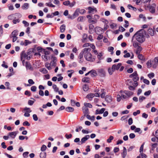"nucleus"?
I'll list each match as a JSON object with an SVG mask.
<instances>
[{
	"mask_svg": "<svg viewBox=\"0 0 158 158\" xmlns=\"http://www.w3.org/2000/svg\"><path fill=\"white\" fill-rule=\"evenodd\" d=\"M146 31L143 29H141L137 31L133 36L132 41L135 38L136 40L140 43H143L145 41V35Z\"/></svg>",
	"mask_w": 158,
	"mask_h": 158,
	"instance_id": "f257e3e1",
	"label": "nucleus"
},
{
	"mask_svg": "<svg viewBox=\"0 0 158 158\" xmlns=\"http://www.w3.org/2000/svg\"><path fill=\"white\" fill-rule=\"evenodd\" d=\"M22 15L19 13H17L15 14H13L8 16L7 17L8 19L9 20H12L16 19L18 18H21Z\"/></svg>",
	"mask_w": 158,
	"mask_h": 158,
	"instance_id": "f03ea898",
	"label": "nucleus"
},
{
	"mask_svg": "<svg viewBox=\"0 0 158 158\" xmlns=\"http://www.w3.org/2000/svg\"><path fill=\"white\" fill-rule=\"evenodd\" d=\"M84 57L85 59L88 61H91L92 59V55L89 52H85V53Z\"/></svg>",
	"mask_w": 158,
	"mask_h": 158,
	"instance_id": "7ed1b4c3",
	"label": "nucleus"
},
{
	"mask_svg": "<svg viewBox=\"0 0 158 158\" xmlns=\"http://www.w3.org/2000/svg\"><path fill=\"white\" fill-rule=\"evenodd\" d=\"M156 7V5L155 3H153L152 5H149L148 6V7L149 9V11L152 14H153L155 12Z\"/></svg>",
	"mask_w": 158,
	"mask_h": 158,
	"instance_id": "20e7f679",
	"label": "nucleus"
},
{
	"mask_svg": "<svg viewBox=\"0 0 158 158\" xmlns=\"http://www.w3.org/2000/svg\"><path fill=\"white\" fill-rule=\"evenodd\" d=\"M98 71V74L101 77H105L106 76V72L103 69H99Z\"/></svg>",
	"mask_w": 158,
	"mask_h": 158,
	"instance_id": "39448f33",
	"label": "nucleus"
},
{
	"mask_svg": "<svg viewBox=\"0 0 158 158\" xmlns=\"http://www.w3.org/2000/svg\"><path fill=\"white\" fill-rule=\"evenodd\" d=\"M89 137L90 136L89 135H85L84 137L81 139V141L80 142L81 143L79 144L81 145L85 143V141L89 138Z\"/></svg>",
	"mask_w": 158,
	"mask_h": 158,
	"instance_id": "423d86ee",
	"label": "nucleus"
},
{
	"mask_svg": "<svg viewBox=\"0 0 158 158\" xmlns=\"http://www.w3.org/2000/svg\"><path fill=\"white\" fill-rule=\"evenodd\" d=\"M82 110L85 116H86L87 114H89V109L87 107H85L84 106H83L82 107Z\"/></svg>",
	"mask_w": 158,
	"mask_h": 158,
	"instance_id": "0eeeda50",
	"label": "nucleus"
},
{
	"mask_svg": "<svg viewBox=\"0 0 158 158\" xmlns=\"http://www.w3.org/2000/svg\"><path fill=\"white\" fill-rule=\"evenodd\" d=\"M122 151L123 152L121 153L122 157L123 158H125L127 155V150L125 147H123V149Z\"/></svg>",
	"mask_w": 158,
	"mask_h": 158,
	"instance_id": "6e6552de",
	"label": "nucleus"
},
{
	"mask_svg": "<svg viewBox=\"0 0 158 158\" xmlns=\"http://www.w3.org/2000/svg\"><path fill=\"white\" fill-rule=\"evenodd\" d=\"M105 110V109L104 108H102L100 110H99L98 109H97L96 110L95 114H102L104 113Z\"/></svg>",
	"mask_w": 158,
	"mask_h": 158,
	"instance_id": "1a4fd4ad",
	"label": "nucleus"
},
{
	"mask_svg": "<svg viewBox=\"0 0 158 158\" xmlns=\"http://www.w3.org/2000/svg\"><path fill=\"white\" fill-rule=\"evenodd\" d=\"M17 133L18 131H13L10 132L9 133V135L12 139H14L15 138Z\"/></svg>",
	"mask_w": 158,
	"mask_h": 158,
	"instance_id": "9d476101",
	"label": "nucleus"
},
{
	"mask_svg": "<svg viewBox=\"0 0 158 158\" xmlns=\"http://www.w3.org/2000/svg\"><path fill=\"white\" fill-rule=\"evenodd\" d=\"M123 93L128 97L133 95L134 94L133 92L127 90L124 91Z\"/></svg>",
	"mask_w": 158,
	"mask_h": 158,
	"instance_id": "9b49d317",
	"label": "nucleus"
},
{
	"mask_svg": "<svg viewBox=\"0 0 158 158\" xmlns=\"http://www.w3.org/2000/svg\"><path fill=\"white\" fill-rule=\"evenodd\" d=\"M96 30L95 31V32L96 34H99L100 33H101V32L102 31L103 29L102 28L100 27H96Z\"/></svg>",
	"mask_w": 158,
	"mask_h": 158,
	"instance_id": "f8f14e48",
	"label": "nucleus"
},
{
	"mask_svg": "<svg viewBox=\"0 0 158 158\" xmlns=\"http://www.w3.org/2000/svg\"><path fill=\"white\" fill-rule=\"evenodd\" d=\"M105 100L108 103L111 102L112 101V98L110 96L107 95L105 98Z\"/></svg>",
	"mask_w": 158,
	"mask_h": 158,
	"instance_id": "ddd939ff",
	"label": "nucleus"
},
{
	"mask_svg": "<svg viewBox=\"0 0 158 158\" xmlns=\"http://www.w3.org/2000/svg\"><path fill=\"white\" fill-rule=\"evenodd\" d=\"M91 76L92 77H95L98 74L96 71L94 70H92L89 71Z\"/></svg>",
	"mask_w": 158,
	"mask_h": 158,
	"instance_id": "4468645a",
	"label": "nucleus"
},
{
	"mask_svg": "<svg viewBox=\"0 0 158 158\" xmlns=\"http://www.w3.org/2000/svg\"><path fill=\"white\" fill-rule=\"evenodd\" d=\"M82 81L84 82L89 83L90 82V78L87 77H85L82 79Z\"/></svg>",
	"mask_w": 158,
	"mask_h": 158,
	"instance_id": "2eb2a0df",
	"label": "nucleus"
},
{
	"mask_svg": "<svg viewBox=\"0 0 158 158\" xmlns=\"http://www.w3.org/2000/svg\"><path fill=\"white\" fill-rule=\"evenodd\" d=\"M27 55L25 52V51H23L21 53V59L22 60L23 57L24 58H26L27 56Z\"/></svg>",
	"mask_w": 158,
	"mask_h": 158,
	"instance_id": "dca6fc26",
	"label": "nucleus"
},
{
	"mask_svg": "<svg viewBox=\"0 0 158 158\" xmlns=\"http://www.w3.org/2000/svg\"><path fill=\"white\" fill-rule=\"evenodd\" d=\"M148 33L151 36H153L154 35V30L152 28H149L148 29Z\"/></svg>",
	"mask_w": 158,
	"mask_h": 158,
	"instance_id": "f3484780",
	"label": "nucleus"
},
{
	"mask_svg": "<svg viewBox=\"0 0 158 158\" xmlns=\"http://www.w3.org/2000/svg\"><path fill=\"white\" fill-rule=\"evenodd\" d=\"M66 26L65 24H63L60 27V31L61 33L64 32L65 30Z\"/></svg>",
	"mask_w": 158,
	"mask_h": 158,
	"instance_id": "a211bd4d",
	"label": "nucleus"
},
{
	"mask_svg": "<svg viewBox=\"0 0 158 158\" xmlns=\"http://www.w3.org/2000/svg\"><path fill=\"white\" fill-rule=\"evenodd\" d=\"M89 10L88 13H93L94 11L96 10V8H93L91 7H89L88 8Z\"/></svg>",
	"mask_w": 158,
	"mask_h": 158,
	"instance_id": "6ab92c4d",
	"label": "nucleus"
},
{
	"mask_svg": "<svg viewBox=\"0 0 158 158\" xmlns=\"http://www.w3.org/2000/svg\"><path fill=\"white\" fill-rule=\"evenodd\" d=\"M29 7V4L28 3H24L22 6V8L23 10H27Z\"/></svg>",
	"mask_w": 158,
	"mask_h": 158,
	"instance_id": "aec40b11",
	"label": "nucleus"
},
{
	"mask_svg": "<svg viewBox=\"0 0 158 158\" xmlns=\"http://www.w3.org/2000/svg\"><path fill=\"white\" fill-rule=\"evenodd\" d=\"M66 110L69 112H73L74 109L73 108L70 107H67L66 108Z\"/></svg>",
	"mask_w": 158,
	"mask_h": 158,
	"instance_id": "412c9836",
	"label": "nucleus"
},
{
	"mask_svg": "<svg viewBox=\"0 0 158 158\" xmlns=\"http://www.w3.org/2000/svg\"><path fill=\"white\" fill-rule=\"evenodd\" d=\"M26 67L27 68L31 70L32 69L31 64L28 62H26L25 63Z\"/></svg>",
	"mask_w": 158,
	"mask_h": 158,
	"instance_id": "4be33fe9",
	"label": "nucleus"
},
{
	"mask_svg": "<svg viewBox=\"0 0 158 158\" xmlns=\"http://www.w3.org/2000/svg\"><path fill=\"white\" fill-rule=\"evenodd\" d=\"M83 89L85 91H87L89 89L88 85L87 84H85L83 87Z\"/></svg>",
	"mask_w": 158,
	"mask_h": 158,
	"instance_id": "5701e85b",
	"label": "nucleus"
},
{
	"mask_svg": "<svg viewBox=\"0 0 158 158\" xmlns=\"http://www.w3.org/2000/svg\"><path fill=\"white\" fill-rule=\"evenodd\" d=\"M101 97L102 98H104L105 96L106 92L104 91V89H102L101 91Z\"/></svg>",
	"mask_w": 158,
	"mask_h": 158,
	"instance_id": "b1692460",
	"label": "nucleus"
},
{
	"mask_svg": "<svg viewBox=\"0 0 158 158\" xmlns=\"http://www.w3.org/2000/svg\"><path fill=\"white\" fill-rule=\"evenodd\" d=\"M40 156V158H45L46 156V153L45 152H41Z\"/></svg>",
	"mask_w": 158,
	"mask_h": 158,
	"instance_id": "393cba45",
	"label": "nucleus"
},
{
	"mask_svg": "<svg viewBox=\"0 0 158 158\" xmlns=\"http://www.w3.org/2000/svg\"><path fill=\"white\" fill-rule=\"evenodd\" d=\"M45 66L48 70H51L52 69L51 67L50 64L49 63H45Z\"/></svg>",
	"mask_w": 158,
	"mask_h": 158,
	"instance_id": "a878e982",
	"label": "nucleus"
},
{
	"mask_svg": "<svg viewBox=\"0 0 158 158\" xmlns=\"http://www.w3.org/2000/svg\"><path fill=\"white\" fill-rule=\"evenodd\" d=\"M21 18H17L16 19H15L13 21V23L14 24H16L17 23H19L20 21L19 19Z\"/></svg>",
	"mask_w": 158,
	"mask_h": 158,
	"instance_id": "bb28decb",
	"label": "nucleus"
},
{
	"mask_svg": "<svg viewBox=\"0 0 158 158\" xmlns=\"http://www.w3.org/2000/svg\"><path fill=\"white\" fill-rule=\"evenodd\" d=\"M153 61H152V62L151 61H148L147 63V68H151L152 65V64H153L152 62H153Z\"/></svg>",
	"mask_w": 158,
	"mask_h": 158,
	"instance_id": "cd10ccee",
	"label": "nucleus"
},
{
	"mask_svg": "<svg viewBox=\"0 0 158 158\" xmlns=\"http://www.w3.org/2000/svg\"><path fill=\"white\" fill-rule=\"evenodd\" d=\"M94 97V94L90 93L88 94L86 96V98L88 99H92Z\"/></svg>",
	"mask_w": 158,
	"mask_h": 158,
	"instance_id": "c85d7f7f",
	"label": "nucleus"
},
{
	"mask_svg": "<svg viewBox=\"0 0 158 158\" xmlns=\"http://www.w3.org/2000/svg\"><path fill=\"white\" fill-rule=\"evenodd\" d=\"M78 10H79L77 9L73 14V16H74L75 18L79 15Z\"/></svg>",
	"mask_w": 158,
	"mask_h": 158,
	"instance_id": "c756f323",
	"label": "nucleus"
},
{
	"mask_svg": "<svg viewBox=\"0 0 158 158\" xmlns=\"http://www.w3.org/2000/svg\"><path fill=\"white\" fill-rule=\"evenodd\" d=\"M18 31L17 30H15L11 33L12 36H16L18 34Z\"/></svg>",
	"mask_w": 158,
	"mask_h": 158,
	"instance_id": "7c9ffc66",
	"label": "nucleus"
},
{
	"mask_svg": "<svg viewBox=\"0 0 158 158\" xmlns=\"http://www.w3.org/2000/svg\"><path fill=\"white\" fill-rule=\"evenodd\" d=\"M40 71L44 74H46L48 73L47 70L45 68H42L40 69Z\"/></svg>",
	"mask_w": 158,
	"mask_h": 158,
	"instance_id": "2f4dec72",
	"label": "nucleus"
},
{
	"mask_svg": "<svg viewBox=\"0 0 158 158\" xmlns=\"http://www.w3.org/2000/svg\"><path fill=\"white\" fill-rule=\"evenodd\" d=\"M138 75L137 73V71H135L133 73L131 74L129 76V77L130 78H132L134 77H135L136 76H138Z\"/></svg>",
	"mask_w": 158,
	"mask_h": 158,
	"instance_id": "473e14b6",
	"label": "nucleus"
},
{
	"mask_svg": "<svg viewBox=\"0 0 158 158\" xmlns=\"http://www.w3.org/2000/svg\"><path fill=\"white\" fill-rule=\"evenodd\" d=\"M84 105L85 107H86L87 108L88 107L90 108H92L93 107L92 105L89 103H84Z\"/></svg>",
	"mask_w": 158,
	"mask_h": 158,
	"instance_id": "72a5a7b5",
	"label": "nucleus"
},
{
	"mask_svg": "<svg viewBox=\"0 0 158 158\" xmlns=\"http://www.w3.org/2000/svg\"><path fill=\"white\" fill-rule=\"evenodd\" d=\"M52 88L54 89L55 92H57L58 91L59 88L57 87L56 85L53 84L52 85Z\"/></svg>",
	"mask_w": 158,
	"mask_h": 158,
	"instance_id": "f704fd0d",
	"label": "nucleus"
},
{
	"mask_svg": "<svg viewBox=\"0 0 158 158\" xmlns=\"http://www.w3.org/2000/svg\"><path fill=\"white\" fill-rule=\"evenodd\" d=\"M5 85L7 87L6 89H10V84L8 81H6L5 82Z\"/></svg>",
	"mask_w": 158,
	"mask_h": 158,
	"instance_id": "c9c22d12",
	"label": "nucleus"
},
{
	"mask_svg": "<svg viewBox=\"0 0 158 158\" xmlns=\"http://www.w3.org/2000/svg\"><path fill=\"white\" fill-rule=\"evenodd\" d=\"M132 41L133 42V46L135 48H136L139 46L137 42L133 41Z\"/></svg>",
	"mask_w": 158,
	"mask_h": 158,
	"instance_id": "e433bc0d",
	"label": "nucleus"
},
{
	"mask_svg": "<svg viewBox=\"0 0 158 158\" xmlns=\"http://www.w3.org/2000/svg\"><path fill=\"white\" fill-rule=\"evenodd\" d=\"M84 53L85 54V52L83 51L80 53L78 56L79 59H81L83 58Z\"/></svg>",
	"mask_w": 158,
	"mask_h": 158,
	"instance_id": "4c0bfd02",
	"label": "nucleus"
},
{
	"mask_svg": "<svg viewBox=\"0 0 158 158\" xmlns=\"http://www.w3.org/2000/svg\"><path fill=\"white\" fill-rule=\"evenodd\" d=\"M114 139V137L113 136L110 135L109 138L107 139V141L108 143H110L111 142V140Z\"/></svg>",
	"mask_w": 158,
	"mask_h": 158,
	"instance_id": "58836bf2",
	"label": "nucleus"
},
{
	"mask_svg": "<svg viewBox=\"0 0 158 158\" xmlns=\"http://www.w3.org/2000/svg\"><path fill=\"white\" fill-rule=\"evenodd\" d=\"M50 64L52 66H54V67H55L56 65V62L54 61H51Z\"/></svg>",
	"mask_w": 158,
	"mask_h": 158,
	"instance_id": "ea45409f",
	"label": "nucleus"
},
{
	"mask_svg": "<svg viewBox=\"0 0 158 158\" xmlns=\"http://www.w3.org/2000/svg\"><path fill=\"white\" fill-rule=\"evenodd\" d=\"M47 148L46 146L45 145L43 144L41 148V150L42 152L46 150Z\"/></svg>",
	"mask_w": 158,
	"mask_h": 158,
	"instance_id": "a19ab883",
	"label": "nucleus"
},
{
	"mask_svg": "<svg viewBox=\"0 0 158 158\" xmlns=\"http://www.w3.org/2000/svg\"><path fill=\"white\" fill-rule=\"evenodd\" d=\"M46 5L47 6H48L49 7H55V6L53 5L51 2L49 3H46Z\"/></svg>",
	"mask_w": 158,
	"mask_h": 158,
	"instance_id": "79ce46f5",
	"label": "nucleus"
},
{
	"mask_svg": "<svg viewBox=\"0 0 158 158\" xmlns=\"http://www.w3.org/2000/svg\"><path fill=\"white\" fill-rule=\"evenodd\" d=\"M103 54L102 53H99L97 55V57L99 60H102V58H101V57L102 56Z\"/></svg>",
	"mask_w": 158,
	"mask_h": 158,
	"instance_id": "37998d69",
	"label": "nucleus"
},
{
	"mask_svg": "<svg viewBox=\"0 0 158 158\" xmlns=\"http://www.w3.org/2000/svg\"><path fill=\"white\" fill-rule=\"evenodd\" d=\"M77 9L79 10H78V12L81 14H84L86 12V11L84 9L80 10L78 8Z\"/></svg>",
	"mask_w": 158,
	"mask_h": 158,
	"instance_id": "c03bdc74",
	"label": "nucleus"
},
{
	"mask_svg": "<svg viewBox=\"0 0 158 158\" xmlns=\"http://www.w3.org/2000/svg\"><path fill=\"white\" fill-rule=\"evenodd\" d=\"M43 52L45 55H49L50 54V52L49 51H47L45 49H43Z\"/></svg>",
	"mask_w": 158,
	"mask_h": 158,
	"instance_id": "a18cd8bd",
	"label": "nucleus"
},
{
	"mask_svg": "<svg viewBox=\"0 0 158 158\" xmlns=\"http://www.w3.org/2000/svg\"><path fill=\"white\" fill-rule=\"evenodd\" d=\"M29 152H24L23 154V156L24 158H27L28 157V154H29Z\"/></svg>",
	"mask_w": 158,
	"mask_h": 158,
	"instance_id": "49530a36",
	"label": "nucleus"
},
{
	"mask_svg": "<svg viewBox=\"0 0 158 158\" xmlns=\"http://www.w3.org/2000/svg\"><path fill=\"white\" fill-rule=\"evenodd\" d=\"M144 143H143L141 145V147L139 149V152L140 153H142L143 152V146L144 145Z\"/></svg>",
	"mask_w": 158,
	"mask_h": 158,
	"instance_id": "de8ad7c7",
	"label": "nucleus"
},
{
	"mask_svg": "<svg viewBox=\"0 0 158 158\" xmlns=\"http://www.w3.org/2000/svg\"><path fill=\"white\" fill-rule=\"evenodd\" d=\"M146 98L145 97L143 96H140L139 97V100L140 102H142Z\"/></svg>",
	"mask_w": 158,
	"mask_h": 158,
	"instance_id": "09e8293b",
	"label": "nucleus"
},
{
	"mask_svg": "<svg viewBox=\"0 0 158 158\" xmlns=\"http://www.w3.org/2000/svg\"><path fill=\"white\" fill-rule=\"evenodd\" d=\"M138 58L140 60H144V57L142 54H139L138 56Z\"/></svg>",
	"mask_w": 158,
	"mask_h": 158,
	"instance_id": "8fccbe9b",
	"label": "nucleus"
},
{
	"mask_svg": "<svg viewBox=\"0 0 158 158\" xmlns=\"http://www.w3.org/2000/svg\"><path fill=\"white\" fill-rule=\"evenodd\" d=\"M25 46H27L28 44H31L32 42L30 41H29L28 40H25Z\"/></svg>",
	"mask_w": 158,
	"mask_h": 158,
	"instance_id": "3c124183",
	"label": "nucleus"
},
{
	"mask_svg": "<svg viewBox=\"0 0 158 158\" xmlns=\"http://www.w3.org/2000/svg\"><path fill=\"white\" fill-rule=\"evenodd\" d=\"M37 88L35 86H32L31 88V89L32 91L35 92Z\"/></svg>",
	"mask_w": 158,
	"mask_h": 158,
	"instance_id": "603ef678",
	"label": "nucleus"
},
{
	"mask_svg": "<svg viewBox=\"0 0 158 158\" xmlns=\"http://www.w3.org/2000/svg\"><path fill=\"white\" fill-rule=\"evenodd\" d=\"M33 119L35 121H37L38 120V118L36 114H34L32 116Z\"/></svg>",
	"mask_w": 158,
	"mask_h": 158,
	"instance_id": "864d4df0",
	"label": "nucleus"
},
{
	"mask_svg": "<svg viewBox=\"0 0 158 158\" xmlns=\"http://www.w3.org/2000/svg\"><path fill=\"white\" fill-rule=\"evenodd\" d=\"M65 137L67 139H69L72 137V135L70 134L69 135H68L67 134H66L65 135Z\"/></svg>",
	"mask_w": 158,
	"mask_h": 158,
	"instance_id": "5fc2aeb1",
	"label": "nucleus"
},
{
	"mask_svg": "<svg viewBox=\"0 0 158 158\" xmlns=\"http://www.w3.org/2000/svg\"><path fill=\"white\" fill-rule=\"evenodd\" d=\"M24 110L25 111H27L26 112H28V113H30L31 112V111L30 109V108H28L27 107H26L24 109Z\"/></svg>",
	"mask_w": 158,
	"mask_h": 158,
	"instance_id": "6e6d98bb",
	"label": "nucleus"
},
{
	"mask_svg": "<svg viewBox=\"0 0 158 158\" xmlns=\"http://www.w3.org/2000/svg\"><path fill=\"white\" fill-rule=\"evenodd\" d=\"M23 23L25 27H27L29 26V23L26 21L23 20Z\"/></svg>",
	"mask_w": 158,
	"mask_h": 158,
	"instance_id": "4d7b16f0",
	"label": "nucleus"
},
{
	"mask_svg": "<svg viewBox=\"0 0 158 158\" xmlns=\"http://www.w3.org/2000/svg\"><path fill=\"white\" fill-rule=\"evenodd\" d=\"M23 126H29L30 124L27 121H25L24 122L23 124Z\"/></svg>",
	"mask_w": 158,
	"mask_h": 158,
	"instance_id": "13d9d810",
	"label": "nucleus"
},
{
	"mask_svg": "<svg viewBox=\"0 0 158 158\" xmlns=\"http://www.w3.org/2000/svg\"><path fill=\"white\" fill-rule=\"evenodd\" d=\"M125 23H126V24L124 25V27L127 28L129 26V23L126 20H125Z\"/></svg>",
	"mask_w": 158,
	"mask_h": 158,
	"instance_id": "bf43d9fd",
	"label": "nucleus"
},
{
	"mask_svg": "<svg viewBox=\"0 0 158 158\" xmlns=\"http://www.w3.org/2000/svg\"><path fill=\"white\" fill-rule=\"evenodd\" d=\"M133 123V119L132 118H130L128 120V123L129 125H131Z\"/></svg>",
	"mask_w": 158,
	"mask_h": 158,
	"instance_id": "052dcab7",
	"label": "nucleus"
},
{
	"mask_svg": "<svg viewBox=\"0 0 158 158\" xmlns=\"http://www.w3.org/2000/svg\"><path fill=\"white\" fill-rule=\"evenodd\" d=\"M91 50V48H85L83 49V51L85 52H89L88 51H89Z\"/></svg>",
	"mask_w": 158,
	"mask_h": 158,
	"instance_id": "680f3d73",
	"label": "nucleus"
},
{
	"mask_svg": "<svg viewBox=\"0 0 158 158\" xmlns=\"http://www.w3.org/2000/svg\"><path fill=\"white\" fill-rule=\"evenodd\" d=\"M148 76L150 78H153L154 76V74L153 73H151L148 74Z\"/></svg>",
	"mask_w": 158,
	"mask_h": 158,
	"instance_id": "e2e57ef3",
	"label": "nucleus"
},
{
	"mask_svg": "<svg viewBox=\"0 0 158 158\" xmlns=\"http://www.w3.org/2000/svg\"><path fill=\"white\" fill-rule=\"evenodd\" d=\"M151 91L149 90L145 92L144 93V95L145 96H148L151 94Z\"/></svg>",
	"mask_w": 158,
	"mask_h": 158,
	"instance_id": "0e129e2a",
	"label": "nucleus"
},
{
	"mask_svg": "<svg viewBox=\"0 0 158 158\" xmlns=\"http://www.w3.org/2000/svg\"><path fill=\"white\" fill-rule=\"evenodd\" d=\"M114 71L112 69H111L110 68H108V72L110 75H112L113 73V72Z\"/></svg>",
	"mask_w": 158,
	"mask_h": 158,
	"instance_id": "69168bd1",
	"label": "nucleus"
},
{
	"mask_svg": "<svg viewBox=\"0 0 158 158\" xmlns=\"http://www.w3.org/2000/svg\"><path fill=\"white\" fill-rule=\"evenodd\" d=\"M140 113V111L139 110H137L136 111V112H134L133 113V115L134 116H135L136 115H137V114H139Z\"/></svg>",
	"mask_w": 158,
	"mask_h": 158,
	"instance_id": "338daca9",
	"label": "nucleus"
},
{
	"mask_svg": "<svg viewBox=\"0 0 158 158\" xmlns=\"http://www.w3.org/2000/svg\"><path fill=\"white\" fill-rule=\"evenodd\" d=\"M135 136V135L134 133H131L129 135V137L131 139L134 138Z\"/></svg>",
	"mask_w": 158,
	"mask_h": 158,
	"instance_id": "774afa93",
	"label": "nucleus"
}]
</instances>
